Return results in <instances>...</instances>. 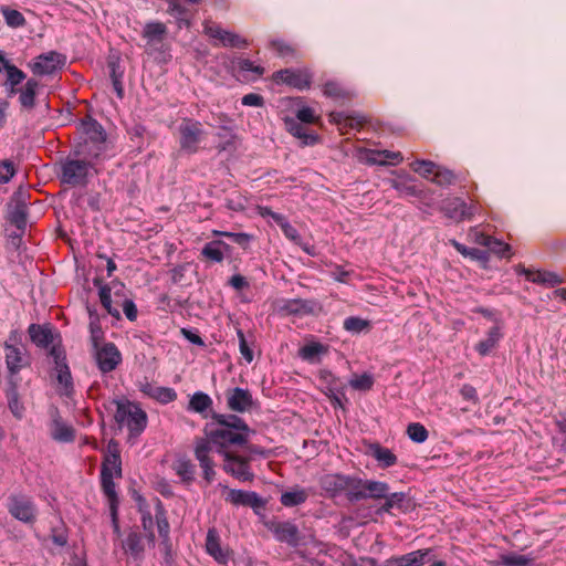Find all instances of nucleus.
Segmentation results:
<instances>
[{"mask_svg": "<svg viewBox=\"0 0 566 566\" xmlns=\"http://www.w3.org/2000/svg\"><path fill=\"white\" fill-rule=\"evenodd\" d=\"M368 452L381 468H389L397 463V457L394 452L379 443L370 444Z\"/></svg>", "mask_w": 566, "mask_h": 566, "instance_id": "7c9ffc66", "label": "nucleus"}, {"mask_svg": "<svg viewBox=\"0 0 566 566\" xmlns=\"http://www.w3.org/2000/svg\"><path fill=\"white\" fill-rule=\"evenodd\" d=\"M116 406L115 421L122 429L126 427L129 439L137 438L142 433V407L126 398L113 401Z\"/></svg>", "mask_w": 566, "mask_h": 566, "instance_id": "39448f33", "label": "nucleus"}, {"mask_svg": "<svg viewBox=\"0 0 566 566\" xmlns=\"http://www.w3.org/2000/svg\"><path fill=\"white\" fill-rule=\"evenodd\" d=\"M296 118L305 124H316L319 122V116L315 114L313 108L307 106H304L297 111Z\"/></svg>", "mask_w": 566, "mask_h": 566, "instance_id": "052dcab7", "label": "nucleus"}, {"mask_svg": "<svg viewBox=\"0 0 566 566\" xmlns=\"http://www.w3.org/2000/svg\"><path fill=\"white\" fill-rule=\"evenodd\" d=\"M20 340L19 333L11 331L3 343L4 360L8 370L7 380H20L18 374L30 365L29 357L22 346H18Z\"/></svg>", "mask_w": 566, "mask_h": 566, "instance_id": "20e7f679", "label": "nucleus"}, {"mask_svg": "<svg viewBox=\"0 0 566 566\" xmlns=\"http://www.w3.org/2000/svg\"><path fill=\"white\" fill-rule=\"evenodd\" d=\"M365 480L357 478H347V485L345 489L346 495L349 501H360L366 499L365 494Z\"/></svg>", "mask_w": 566, "mask_h": 566, "instance_id": "4c0bfd02", "label": "nucleus"}, {"mask_svg": "<svg viewBox=\"0 0 566 566\" xmlns=\"http://www.w3.org/2000/svg\"><path fill=\"white\" fill-rule=\"evenodd\" d=\"M4 70L7 72L6 86H18L27 76L22 70L12 63H6Z\"/></svg>", "mask_w": 566, "mask_h": 566, "instance_id": "09e8293b", "label": "nucleus"}, {"mask_svg": "<svg viewBox=\"0 0 566 566\" xmlns=\"http://www.w3.org/2000/svg\"><path fill=\"white\" fill-rule=\"evenodd\" d=\"M365 494L366 499H382L386 497V494L389 491V485L385 482L365 480Z\"/></svg>", "mask_w": 566, "mask_h": 566, "instance_id": "58836bf2", "label": "nucleus"}, {"mask_svg": "<svg viewBox=\"0 0 566 566\" xmlns=\"http://www.w3.org/2000/svg\"><path fill=\"white\" fill-rule=\"evenodd\" d=\"M406 432L409 439L416 443H422L429 437L428 430L419 422L409 423Z\"/></svg>", "mask_w": 566, "mask_h": 566, "instance_id": "49530a36", "label": "nucleus"}, {"mask_svg": "<svg viewBox=\"0 0 566 566\" xmlns=\"http://www.w3.org/2000/svg\"><path fill=\"white\" fill-rule=\"evenodd\" d=\"M211 403L212 401L207 394L196 392L189 401V408L196 412H203Z\"/></svg>", "mask_w": 566, "mask_h": 566, "instance_id": "8fccbe9b", "label": "nucleus"}, {"mask_svg": "<svg viewBox=\"0 0 566 566\" xmlns=\"http://www.w3.org/2000/svg\"><path fill=\"white\" fill-rule=\"evenodd\" d=\"M347 478L348 476L342 474H326L321 479V486L331 496H336L345 492Z\"/></svg>", "mask_w": 566, "mask_h": 566, "instance_id": "cd10ccee", "label": "nucleus"}, {"mask_svg": "<svg viewBox=\"0 0 566 566\" xmlns=\"http://www.w3.org/2000/svg\"><path fill=\"white\" fill-rule=\"evenodd\" d=\"M327 353V347L321 343L312 342L310 344L304 345L298 350V356L306 361L316 363L318 361V357L323 354Z\"/></svg>", "mask_w": 566, "mask_h": 566, "instance_id": "e433bc0d", "label": "nucleus"}, {"mask_svg": "<svg viewBox=\"0 0 566 566\" xmlns=\"http://www.w3.org/2000/svg\"><path fill=\"white\" fill-rule=\"evenodd\" d=\"M370 326L369 322L360 317L350 316L344 321V328L350 333H360L364 329H368Z\"/></svg>", "mask_w": 566, "mask_h": 566, "instance_id": "864d4df0", "label": "nucleus"}, {"mask_svg": "<svg viewBox=\"0 0 566 566\" xmlns=\"http://www.w3.org/2000/svg\"><path fill=\"white\" fill-rule=\"evenodd\" d=\"M518 272L524 274L525 277L533 283L544 284L547 286H555V285L562 283V279L553 272L532 271V270L524 269V268L521 269V271H518Z\"/></svg>", "mask_w": 566, "mask_h": 566, "instance_id": "c756f323", "label": "nucleus"}, {"mask_svg": "<svg viewBox=\"0 0 566 566\" xmlns=\"http://www.w3.org/2000/svg\"><path fill=\"white\" fill-rule=\"evenodd\" d=\"M223 457V470L240 481H251L253 473L250 471L249 459L228 452Z\"/></svg>", "mask_w": 566, "mask_h": 566, "instance_id": "9b49d317", "label": "nucleus"}, {"mask_svg": "<svg viewBox=\"0 0 566 566\" xmlns=\"http://www.w3.org/2000/svg\"><path fill=\"white\" fill-rule=\"evenodd\" d=\"M275 534L280 541H284L290 544L296 543L297 528L290 523L279 525L277 528L275 530Z\"/></svg>", "mask_w": 566, "mask_h": 566, "instance_id": "de8ad7c7", "label": "nucleus"}, {"mask_svg": "<svg viewBox=\"0 0 566 566\" xmlns=\"http://www.w3.org/2000/svg\"><path fill=\"white\" fill-rule=\"evenodd\" d=\"M270 46L277 53V55L283 57L294 54V49L282 40L271 41Z\"/></svg>", "mask_w": 566, "mask_h": 566, "instance_id": "e2e57ef3", "label": "nucleus"}, {"mask_svg": "<svg viewBox=\"0 0 566 566\" xmlns=\"http://www.w3.org/2000/svg\"><path fill=\"white\" fill-rule=\"evenodd\" d=\"M384 499L386 501L380 510L384 512H390L395 507L400 509L402 506L406 495L402 492H396V493H391V494L387 493L386 497H384Z\"/></svg>", "mask_w": 566, "mask_h": 566, "instance_id": "5fc2aeb1", "label": "nucleus"}, {"mask_svg": "<svg viewBox=\"0 0 566 566\" xmlns=\"http://www.w3.org/2000/svg\"><path fill=\"white\" fill-rule=\"evenodd\" d=\"M205 33L223 46L244 48L248 44L240 35L226 31L211 21L205 23Z\"/></svg>", "mask_w": 566, "mask_h": 566, "instance_id": "2eb2a0df", "label": "nucleus"}, {"mask_svg": "<svg viewBox=\"0 0 566 566\" xmlns=\"http://www.w3.org/2000/svg\"><path fill=\"white\" fill-rule=\"evenodd\" d=\"M323 93L327 97H332L335 99L352 97V93L349 91H347L346 88H344L337 82H327L323 87Z\"/></svg>", "mask_w": 566, "mask_h": 566, "instance_id": "a18cd8bd", "label": "nucleus"}, {"mask_svg": "<svg viewBox=\"0 0 566 566\" xmlns=\"http://www.w3.org/2000/svg\"><path fill=\"white\" fill-rule=\"evenodd\" d=\"M502 328H503V322L500 318H494V326L489 329L485 338L481 339L475 345V350L481 356L489 355L491 352H493L497 347L500 340L503 337Z\"/></svg>", "mask_w": 566, "mask_h": 566, "instance_id": "412c9836", "label": "nucleus"}, {"mask_svg": "<svg viewBox=\"0 0 566 566\" xmlns=\"http://www.w3.org/2000/svg\"><path fill=\"white\" fill-rule=\"evenodd\" d=\"M144 394L150 396L151 398L163 402L168 403L170 401H174L177 397L176 392L171 388L166 387H151V386H144Z\"/></svg>", "mask_w": 566, "mask_h": 566, "instance_id": "a19ab883", "label": "nucleus"}, {"mask_svg": "<svg viewBox=\"0 0 566 566\" xmlns=\"http://www.w3.org/2000/svg\"><path fill=\"white\" fill-rule=\"evenodd\" d=\"M469 238L472 242L489 248L490 242H493V238L480 232L476 228H472L469 231Z\"/></svg>", "mask_w": 566, "mask_h": 566, "instance_id": "680f3d73", "label": "nucleus"}, {"mask_svg": "<svg viewBox=\"0 0 566 566\" xmlns=\"http://www.w3.org/2000/svg\"><path fill=\"white\" fill-rule=\"evenodd\" d=\"M84 129L87 135L86 144L91 143L96 148L94 156L98 157L106 140L104 128L96 120L91 119L87 123H84Z\"/></svg>", "mask_w": 566, "mask_h": 566, "instance_id": "393cba45", "label": "nucleus"}, {"mask_svg": "<svg viewBox=\"0 0 566 566\" xmlns=\"http://www.w3.org/2000/svg\"><path fill=\"white\" fill-rule=\"evenodd\" d=\"M533 562V557L520 555L516 553H510L502 554L499 560L492 563V566H532Z\"/></svg>", "mask_w": 566, "mask_h": 566, "instance_id": "c9c22d12", "label": "nucleus"}, {"mask_svg": "<svg viewBox=\"0 0 566 566\" xmlns=\"http://www.w3.org/2000/svg\"><path fill=\"white\" fill-rule=\"evenodd\" d=\"M286 128L294 137L301 139L303 146L315 145L318 142V136L314 133H308L300 123L294 119L285 120Z\"/></svg>", "mask_w": 566, "mask_h": 566, "instance_id": "2f4dec72", "label": "nucleus"}, {"mask_svg": "<svg viewBox=\"0 0 566 566\" xmlns=\"http://www.w3.org/2000/svg\"><path fill=\"white\" fill-rule=\"evenodd\" d=\"M49 430L51 438L60 443H72L75 440V429L62 418L56 407L49 410Z\"/></svg>", "mask_w": 566, "mask_h": 566, "instance_id": "1a4fd4ad", "label": "nucleus"}, {"mask_svg": "<svg viewBox=\"0 0 566 566\" xmlns=\"http://www.w3.org/2000/svg\"><path fill=\"white\" fill-rule=\"evenodd\" d=\"M228 407L238 412L247 411L252 405L251 394L242 388H233L227 394Z\"/></svg>", "mask_w": 566, "mask_h": 566, "instance_id": "b1692460", "label": "nucleus"}, {"mask_svg": "<svg viewBox=\"0 0 566 566\" xmlns=\"http://www.w3.org/2000/svg\"><path fill=\"white\" fill-rule=\"evenodd\" d=\"M166 33V27L163 23H149L144 30V35L150 38L151 40H161L163 35Z\"/></svg>", "mask_w": 566, "mask_h": 566, "instance_id": "bf43d9fd", "label": "nucleus"}, {"mask_svg": "<svg viewBox=\"0 0 566 566\" xmlns=\"http://www.w3.org/2000/svg\"><path fill=\"white\" fill-rule=\"evenodd\" d=\"M123 312L125 314V316L129 319V321H136L137 319V316H138V311H137V307L135 305V303L130 300H125L123 302Z\"/></svg>", "mask_w": 566, "mask_h": 566, "instance_id": "774afa93", "label": "nucleus"}, {"mask_svg": "<svg viewBox=\"0 0 566 566\" xmlns=\"http://www.w3.org/2000/svg\"><path fill=\"white\" fill-rule=\"evenodd\" d=\"M358 154L359 159L368 164L384 165L386 163H390L392 165H397L403 159L401 153L390 150L378 151L371 149H361Z\"/></svg>", "mask_w": 566, "mask_h": 566, "instance_id": "4be33fe9", "label": "nucleus"}, {"mask_svg": "<svg viewBox=\"0 0 566 566\" xmlns=\"http://www.w3.org/2000/svg\"><path fill=\"white\" fill-rule=\"evenodd\" d=\"M201 254L209 261L220 263L224 256L231 254V248L221 240H213L202 248Z\"/></svg>", "mask_w": 566, "mask_h": 566, "instance_id": "a878e982", "label": "nucleus"}, {"mask_svg": "<svg viewBox=\"0 0 566 566\" xmlns=\"http://www.w3.org/2000/svg\"><path fill=\"white\" fill-rule=\"evenodd\" d=\"M101 489L106 496L113 521L117 518L118 495L116 492L115 478H122V460L118 443L111 440L104 454L101 465Z\"/></svg>", "mask_w": 566, "mask_h": 566, "instance_id": "f03ea898", "label": "nucleus"}, {"mask_svg": "<svg viewBox=\"0 0 566 566\" xmlns=\"http://www.w3.org/2000/svg\"><path fill=\"white\" fill-rule=\"evenodd\" d=\"M31 342L40 348L51 349L53 346H62L59 334L50 324H31L28 327Z\"/></svg>", "mask_w": 566, "mask_h": 566, "instance_id": "9d476101", "label": "nucleus"}, {"mask_svg": "<svg viewBox=\"0 0 566 566\" xmlns=\"http://www.w3.org/2000/svg\"><path fill=\"white\" fill-rule=\"evenodd\" d=\"M410 167L415 172L430 180H432L438 169V166L429 160H415L410 164Z\"/></svg>", "mask_w": 566, "mask_h": 566, "instance_id": "c03bdc74", "label": "nucleus"}, {"mask_svg": "<svg viewBox=\"0 0 566 566\" xmlns=\"http://www.w3.org/2000/svg\"><path fill=\"white\" fill-rule=\"evenodd\" d=\"M9 221L19 230L24 231L28 222V207L22 199H18L9 212Z\"/></svg>", "mask_w": 566, "mask_h": 566, "instance_id": "72a5a7b5", "label": "nucleus"}, {"mask_svg": "<svg viewBox=\"0 0 566 566\" xmlns=\"http://www.w3.org/2000/svg\"><path fill=\"white\" fill-rule=\"evenodd\" d=\"M15 175V168L11 160L0 161V184H7Z\"/></svg>", "mask_w": 566, "mask_h": 566, "instance_id": "13d9d810", "label": "nucleus"}, {"mask_svg": "<svg viewBox=\"0 0 566 566\" xmlns=\"http://www.w3.org/2000/svg\"><path fill=\"white\" fill-rule=\"evenodd\" d=\"M460 394H461V396H462V398L464 400L471 401L474 405L479 403L478 392H476V389L473 386H471V385H463L461 390H460Z\"/></svg>", "mask_w": 566, "mask_h": 566, "instance_id": "338daca9", "label": "nucleus"}, {"mask_svg": "<svg viewBox=\"0 0 566 566\" xmlns=\"http://www.w3.org/2000/svg\"><path fill=\"white\" fill-rule=\"evenodd\" d=\"M226 501L237 506L256 507L260 505V499L256 493L242 490H229Z\"/></svg>", "mask_w": 566, "mask_h": 566, "instance_id": "c85d7f7f", "label": "nucleus"}, {"mask_svg": "<svg viewBox=\"0 0 566 566\" xmlns=\"http://www.w3.org/2000/svg\"><path fill=\"white\" fill-rule=\"evenodd\" d=\"M307 497L308 493L304 489L295 488L281 495V503L287 507L296 506L304 503Z\"/></svg>", "mask_w": 566, "mask_h": 566, "instance_id": "ea45409f", "label": "nucleus"}, {"mask_svg": "<svg viewBox=\"0 0 566 566\" xmlns=\"http://www.w3.org/2000/svg\"><path fill=\"white\" fill-rule=\"evenodd\" d=\"M180 148L189 154L197 153L203 130L201 123L185 118L178 126Z\"/></svg>", "mask_w": 566, "mask_h": 566, "instance_id": "6e6552de", "label": "nucleus"}, {"mask_svg": "<svg viewBox=\"0 0 566 566\" xmlns=\"http://www.w3.org/2000/svg\"><path fill=\"white\" fill-rule=\"evenodd\" d=\"M8 512L18 521L32 525L36 522L38 509L33 500L25 494H11L7 502Z\"/></svg>", "mask_w": 566, "mask_h": 566, "instance_id": "423d86ee", "label": "nucleus"}, {"mask_svg": "<svg viewBox=\"0 0 566 566\" xmlns=\"http://www.w3.org/2000/svg\"><path fill=\"white\" fill-rule=\"evenodd\" d=\"M63 63L62 54L51 51L46 54L39 55L31 64V70L34 75H50L56 71L59 64Z\"/></svg>", "mask_w": 566, "mask_h": 566, "instance_id": "6ab92c4d", "label": "nucleus"}, {"mask_svg": "<svg viewBox=\"0 0 566 566\" xmlns=\"http://www.w3.org/2000/svg\"><path fill=\"white\" fill-rule=\"evenodd\" d=\"M455 177L452 171L447 169H441L438 167L434 177H432V181L439 185H450L454 181Z\"/></svg>", "mask_w": 566, "mask_h": 566, "instance_id": "69168bd1", "label": "nucleus"}, {"mask_svg": "<svg viewBox=\"0 0 566 566\" xmlns=\"http://www.w3.org/2000/svg\"><path fill=\"white\" fill-rule=\"evenodd\" d=\"M92 165L87 160L65 159L61 164L60 179L63 184L70 186H84L87 184V177Z\"/></svg>", "mask_w": 566, "mask_h": 566, "instance_id": "0eeeda50", "label": "nucleus"}, {"mask_svg": "<svg viewBox=\"0 0 566 566\" xmlns=\"http://www.w3.org/2000/svg\"><path fill=\"white\" fill-rule=\"evenodd\" d=\"M431 549H418L400 556H392L382 566H423L429 562Z\"/></svg>", "mask_w": 566, "mask_h": 566, "instance_id": "aec40b11", "label": "nucleus"}, {"mask_svg": "<svg viewBox=\"0 0 566 566\" xmlns=\"http://www.w3.org/2000/svg\"><path fill=\"white\" fill-rule=\"evenodd\" d=\"M212 234L226 237V238L230 239L232 242L242 247L243 249H247L249 247L250 241L252 239V237L250 234L243 233V232L234 233V232H228V231L213 230Z\"/></svg>", "mask_w": 566, "mask_h": 566, "instance_id": "3c124183", "label": "nucleus"}, {"mask_svg": "<svg viewBox=\"0 0 566 566\" xmlns=\"http://www.w3.org/2000/svg\"><path fill=\"white\" fill-rule=\"evenodd\" d=\"M123 548L126 554L134 558H138L142 552V536L137 532H130L123 543Z\"/></svg>", "mask_w": 566, "mask_h": 566, "instance_id": "37998d69", "label": "nucleus"}, {"mask_svg": "<svg viewBox=\"0 0 566 566\" xmlns=\"http://www.w3.org/2000/svg\"><path fill=\"white\" fill-rule=\"evenodd\" d=\"M213 422L205 428V437L195 441L193 453L202 470L203 479L209 484L214 480V462L211 458L213 447L218 453L231 452L232 446H243L251 433L250 428L234 415H216Z\"/></svg>", "mask_w": 566, "mask_h": 566, "instance_id": "f257e3e1", "label": "nucleus"}, {"mask_svg": "<svg viewBox=\"0 0 566 566\" xmlns=\"http://www.w3.org/2000/svg\"><path fill=\"white\" fill-rule=\"evenodd\" d=\"M107 69L112 80L113 88L119 98L124 95V87L122 83L124 70L119 65L117 57L111 56L107 62Z\"/></svg>", "mask_w": 566, "mask_h": 566, "instance_id": "473e14b6", "label": "nucleus"}, {"mask_svg": "<svg viewBox=\"0 0 566 566\" xmlns=\"http://www.w3.org/2000/svg\"><path fill=\"white\" fill-rule=\"evenodd\" d=\"M443 210L449 218L463 221L471 220L478 213L479 207L475 203L468 205L461 199L454 198L443 207Z\"/></svg>", "mask_w": 566, "mask_h": 566, "instance_id": "a211bd4d", "label": "nucleus"}, {"mask_svg": "<svg viewBox=\"0 0 566 566\" xmlns=\"http://www.w3.org/2000/svg\"><path fill=\"white\" fill-rule=\"evenodd\" d=\"M206 551L220 564H227L230 558L229 551L221 547L220 537L216 528H210L207 533Z\"/></svg>", "mask_w": 566, "mask_h": 566, "instance_id": "5701e85b", "label": "nucleus"}, {"mask_svg": "<svg viewBox=\"0 0 566 566\" xmlns=\"http://www.w3.org/2000/svg\"><path fill=\"white\" fill-rule=\"evenodd\" d=\"M489 249L502 258H511L512 255V248L510 244L504 243L497 239L493 238V242H490Z\"/></svg>", "mask_w": 566, "mask_h": 566, "instance_id": "4d7b16f0", "label": "nucleus"}, {"mask_svg": "<svg viewBox=\"0 0 566 566\" xmlns=\"http://www.w3.org/2000/svg\"><path fill=\"white\" fill-rule=\"evenodd\" d=\"M318 380L322 391L331 398L332 402L342 406L344 386L340 380L328 370H321Z\"/></svg>", "mask_w": 566, "mask_h": 566, "instance_id": "dca6fc26", "label": "nucleus"}, {"mask_svg": "<svg viewBox=\"0 0 566 566\" xmlns=\"http://www.w3.org/2000/svg\"><path fill=\"white\" fill-rule=\"evenodd\" d=\"M237 334L239 338L240 353L248 363H251L253 360V352L249 347L243 332L241 329H238Z\"/></svg>", "mask_w": 566, "mask_h": 566, "instance_id": "0e129e2a", "label": "nucleus"}, {"mask_svg": "<svg viewBox=\"0 0 566 566\" xmlns=\"http://www.w3.org/2000/svg\"><path fill=\"white\" fill-rule=\"evenodd\" d=\"M40 84L35 78H29L19 90V103L24 111H31L35 106L36 91Z\"/></svg>", "mask_w": 566, "mask_h": 566, "instance_id": "bb28decb", "label": "nucleus"}, {"mask_svg": "<svg viewBox=\"0 0 566 566\" xmlns=\"http://www.w3.org/2000/svg\"><path fill=\"white\" fill-rule=\"evenodd\" d=\"M94 349L96 364L104 374L114 370L122 360L120 353L113 343H107Z\"/></svg>", "mask_w": 566, "mask_h": 566, "instance_id": "ddd939ff", "label": "nucleus"}, {"mask_svg": "<svg viewBox=\"0 0 566 566\" xmlns=\"http://www.w3.org/2000/svg\"><path fill=\"white\" fill-rule=\"evenodd\" d=\"M49 356L53 359V373L56 381V392L62 398L72 399L75 392L71 369L66 361L63 346H53Z\"/></svg>", "mask_w": 566, "mask_h": 566, "instance_id": "7ed1b4c3", "label": "nucleus"}, {"mask_svg": "<svg viewBox=\"0 0 566 566\" xmlns=\"http://www.w3.org/2000/svg\"><path fill=\"white\" fill-rule=\"evenodd\" d=\"M2 14H3L6 23L11 28H19V27L24 25V23H25V19L23 17V14L15 9L3 8Z\"/></svg>", "mask_w": 566, "mask_h": 566, "instance_id": "603ef678", "label": "nucleus"}, {"mask_svg": "<svg viewBox=\"0 0 566 566\" xmlns=\"http://www.w3.org/2000/svg\"><path fill=\"white\" fill-rule=\"evenodd\" d=\"M172 469L184 483L190 484L195 481L196 467L189 459H177Z\"/></svg>", "mask_w": 566, "mask_h": 566, "instance_id": "f704fd0d", "label": "nucleus"}, {"mask_svg": "<svg viewBox=\"0 0 566 566\" xmlns=\"http://www.w3.org/2000/svg\"><path fill=\"white\" fill-rule=\"evenodd\" d=\"M329 122L338 127L340 134H346L349 129H360L368 120L361 114H345L340 112H332Z\"/></svg>", "mask_w": 566, "mask_h": 566, "instance_id": "f3484780", "label": "nucleus"}, {"mask_svg": "<svg viewBox=\"0 0 566 566\" xmlns=\"http://www.w3.org/2000/svg\"><path fill=\"white\" fill-rule=\"evenodd\" d=\"M95 286L99 287V300L104 308L113 316L118 317L119 312L117 308L112 307L111 287L102 284V279L95 277L93 281Z\"/></svg>", "mask_w": 566, "mask_h": 566, "instance_id": "79ce46f5", "label": "nucleus"}, {"mask_svg": "<svg viewBox=\"0 0 566 566\" xmlns=\"http://www.w3.org/2000/svg\"><path fill=\"white\" fill-rule=\"evenodd\" d=\"M273 80L302 91L311 86L312 76L306 70L286 69L275 72Z\"/></svg>", "mask_w": 566, "mask_h": 566, "instance_id": "f8f14e48", "label": "nucleus"}, {"mask_svg": "<svg viewBox=\"0 0 566 566\" xmlns=\"http://www.w3.org/2000/svg\"><path fill=\"white\" fill-rule=\"evenodd\" d=\"M349 385L356 389V390H363V391H366V390H369L371 389L373 385H374V379L370 375L368 374H363V375H359V376H354L350 380H349Z\"/></svg>", "mask_w": 566, "mask_h": 566, "instance_id": "6e6d98bb", "label": "nucleus"}, {"mask_svg": "<svg viewBox=\"0 0 566 566\" xmlns=\"http://www.w3.org/2000/svg\"><path fill=\"white\" fill-rule=\"evenodd\" d=\"M19 382L20 380H13V378L11 380H7L4 397L12 416L18 421H21L25 417L27 408L19 392Z\"/></svg>", "mask_w": 566, "mask_h": 566, "instance_id": "4468645a", "label": "nucleus"}]
</instances>
